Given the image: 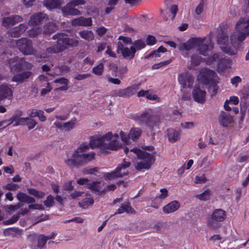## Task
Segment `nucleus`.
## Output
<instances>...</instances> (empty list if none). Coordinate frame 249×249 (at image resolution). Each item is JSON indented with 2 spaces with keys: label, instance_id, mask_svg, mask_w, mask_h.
I'll return each mask as SVG.
<instances>
[{
  "label": "nucleus",
  "instance_id": "f257e3e1",
  "mask_svg": "<svg viewBox=\"0 0 249 249\" xmlns=\"http://www.w3.org/2000/svg\"><path fill=\"white\" fill-rule=\"evenodd\" d=\"M142 149H140L136 147L130 149V151L135 154L138 158V160L134 165L137 171L150 169L156 160L155 154H151L147 152V151H153L155 149L154 146H144L142 147Z\"/></svg>",
  "mask_w": 249,
  "mask_h": 249
},
{
  "label": "nucleus",
  "instance_id": "f03ea898",
  "mask_svg": "<svg viewBox=\"0 0 249 249\" xmlns=\"http://www.w3.org/2000/svg\"><path fill=\"white\" fill-rule=\"evenodd\" d=\"M89 148L88 145L82 144L72 153L71 157L64 160L65 164L70 167H80L84 166L94 158L95 153H84Z\"/></svg>",
  "mask_w": 249,
  "mask_h": 249
},
{
  "label": "nucleus",
  "instance_id": "7ed1b4c3",
  "mask_svg": "<svg viewBox=\"0 0 249 249\" xmlns=\"http://www.w3.org/2000/svg\"><path fill=\"white\" fill-rule=\"evenodd\" d=\"M92 148L95 146L100 147L105 153L107 150H116L119 147V143L115 139H112V133L109 132L101 138L93 141L90 143Z\"/></svg>",
  "mask_w": 249,
  "mask_h": 249
},
{
  "label": "nucleus",
  "instance_id": "20e7f679",
  "mask_svg": "<svg viewBox=\"0 0 249 249\" xmlns=\"http://www.w3.org/2000/svg\"><path fill=\"white\" fill-rule=\"evenodd\" d=\"M138 119L140 122L145 124L151 131H153L155 127L158 126L160 120L159 115L146 111H143L138 116Z\"/></svg>",
  "mask_w": 249,
  "mask_h": 249
},
{
  "label": "nucleus",
  "instance_id": "39448f33",
  "mask_svg": "<svg viewBox=\"0 0 249 249\" xmlns=\"http://www.w3.org/2000/svg\"><path fill=\"white\" fill-rule=\"evenodd\" d=\"M226 217V212L224 210L221 209H215L212 213L211 218L208 220V225L213 229H216L220 227L217 222L224 221Z\"/></svg>",
  "mask_w": 249,
  "mask_h": 249
},
{
  "label": "nucleus",
  "instance_id": "423d86ee",
  "mask_svg": "<svg viewBox=\"0 0 249 249\" xmlns=\"http://www.w3.org/2000/svg\"><path fill=\"white\" fill-rule=\"evenodd\" d=\"M18 50L24 55H36V50L33 47L31 40L26 38H22L16 41Z\"/></svg>",
  "mask_w": 249,
  "mask_h": 249
},
{
  "label": "nucleus",
  "instance_id": "0eeeda50",
  "mask_svg": "<svg viewBox=\"0 0 249 249\" xmlns=\"http://www.w3.org/2000/svg\"><path fill=\"white\" fill-rule=\"evenodd\" d=\"M131 165L130 162H126L124 160L123 163L119 165L116 169L110 173H107L104 175V178L106 180H111L116 178H122L128 174V172H124L122 173V170H124L129 167Z\"/></svg>",
  "mask_w": 249,
  "mask_h": 249
},
{
  "label": "nucleus",
  "instance_id": "6e6552de",
  "mask_svg": "<svg viewBox=\"0 0 249 249\" xmlns=\"http://www.w3.org/2000/svg\"><path fill=\"white\" fill-rule=\"evenodd\" d=\"M228 42V35L224 31L221 30L217 36V43L218 44L222 45L221 46V50L230 55L235 54L234 50L227 45Z\"/></svg>",
  "mask_w": 249,
  "mask_h": 249
},
{
  "label": "nucleus",
  "instance_id": "1a4fd4ad",
  "mask_svg": "<svg viewBox=\"0 0 249 249\" xmlns=\"http://www.w3.org/2000/svg\"><path fill=\"white\" fill-rule=\"evenodd\" d=\"M139 89V85H133L124 89L114 91L113 95L123 98H129L134 95Z\"/></svg>",
  "mask_w": 249,
  "mask_h": 249
},
{
  "label": "nucleus",
  "instance_id": "9d476101",
  "mask_svg": "<svg viewBox=\"0 0 249 249\" xmlns=\"http://www.w3.org/2000/svg\"><path fill=\"white\" fill-rule=\"evenodd\" d=\"M248 36L241 32H239L236 30L231 33L230 36L231 44L232 46V49L235 50L241 46L243 41Z\"/></svg>",
  "mask_w": 249,
  "mask_h": 249
},
{
  "label": "nucleus",
  "instance_id": "9b49d317",
  "mask_svg": "<svg viewBox=\"0 0 249 249\" xmlns=\"http://www.w3.org/2000/svg\"><path fill=\"white\" fill-rule=\"evenodd\" d=\"M18 58L9 59L8 61V64L10 67V71L15 73L20 71L22 66L26 67L28 68H32V64L27 62H19Z\"/></svg>",
  "mask_w": 249,
  "mask_h": 249
},
{
  "label": "nucleus",
  "instance_id": "f8f14e48",
  "mask_svg": "<svg viewBox=\"0 0 249 249\" xmlns=\"http://www.w3.org/2000/svg\"><path fill=\"white\" fill-rule=\"evenodd\" d=\"M200 73L207 84H211L213 82L214 84L218 83L219 79L214 71L203 68L200 70Z\"/></svg>",
  "mask_w": 249,
  "mask_h": 249
},
{
  "label": "nucleus",
  "instance_id": "ddd939ff",
  "mask_svg": "<svg viewBox=\"0 0 249 249\" xmlns=\"http://www.w3.org/2000/svg\"><path fill=\"white\" fill-rule=\"evenodd\" d=\"M235 29L248 36L249 35V18H240L235 24Z\"/></svg>",
  "mask_w": 249,
  "mask_h": 249
},
{
  "label": "nucleus",
  "instance_id": "4468645a",
  "mask_svg": "<svg viewBox=\"0 0 249 249\" xmlns=\"http://www.w3.org/2000/svg\"><path fill=\"white\" fill-rule=\"evenodd\" d=\"M205 39V38H193L186 42L179 44L178 48L179 50H190L197 45H200V43L204 42Z\"/></svg>",
  "mask_w": 249,
  "mask_h": 249
},
{
  "label": "nucleus",
  "instance_id": "2eb2a0df",
  "mask_svg": "<svg viewBox=\"0 0 249 249\" xmlns=\"http://www.w3.org/2000/svg\"><path fill=\"white\" fill-rule=\"evenodd\" d=\"M206 92L199 87L196 86L192 91V96L195 101L201 104L205 102Z\"/></svg>",
  "mask_w": 249,
  "mask_h": 249
},
{
  "label": "nucleus",
  "instance_id": "dca6fc26",
  "mask_svg": "<svg viewBox=\"0 0 249 249\" xmlns=\"http://www.w3.org/2000/svg\"><path fill=\"white\" fill-rule=\"evenodd\" d=\"M53 39H57L56 45L60 52L68 47L67 36L63 33H58L53 36Z\"/></svg>",
  "mask_w": 249,
  "mask_h": 249
},
{
  "label": "nucleus",
  "instance_id": "f3484780",
  "mask_svg": "<svg viewBox=\"0 0 249 249\" xmlns=\"http://www.w3.org/2000/svg\"><path fill=\"white\" fill-rule=\"evenodd\" d=\"M71 23L72 25L74 26L89 27L92 26V20L91 18L81 16L73 19Z\"/></svg>",
  "mask_w": 249,
  "mask_h": 249
},
{
  "label": "nucleus",
  "instance_id": "a211bd4d",
  "mask_svg": "<svg viewBox=\"0 0 249 249\" xmlns=\"http://www.w3.org/2000/svg\"><path fill=\"white\" fill-rule=\"evenodd\" d=\"M178 82L181 86L183 88L190 87L193 84L194 78L188 73H183L180 74L178 78Z\"/></svg>",
  "mask_w": 249,
  "mask_h": 249
},
{
  "label": "nucleus",
  "instance_id": "6ab92c4d",
  "mask_svg": "<svg viewBox=\"0 0 249 249\" xmlns=\"http://www.w3.org/2000/svg\"><path fill=\"white\" fill-rule=\"evenodd\" d=\"M22 18L18 15H12L10 17H5L2 19V25L4 27H9L21 22Z\"/></svg>",
  "mask_w": 249,
  "mask_h": 249
},
{
  "label": "nucleus",
  "instance_id": "aec40b11",
  "mask_svg": "<svg viewBox=\"0 0 249 249\" xmlns=\"http://www.w3.org/2000/svg\"><path fill=\"white\" fill-rule=\"evenodd\" d=\"M219 124L223 127H228L233 122L232 116L228 112L222 111L218 117Z\"/></svg>",
  "mask_w": 249,
  "mask_h": 249
},
{
  "label": "nucleus",
  "instance_id": "412c9836",
  "mask_svg": "<svg viewBox=\"0 0 249 249\" xmlns=\"http://www.w3.org/2000/svg\"><path fill=\"white\" fill-rule=\"evenodd\" d=\"M27 29L25 24H20L19 26L12 28L8 31V36L12 37H18Z\"/></svg>",
  "mask_w": 249,
  "mask_h": 249
},
{
  "label": "nucleus",
  "instance_id": "4be33fe9",
  "mask_svg": "<svg viewBox=\"0 0 249 249\" xmlns=\"http://www.w3.org/2000/svg\"><path fill=\"white\" fill-rule=\"evenodd\" d=\"M32 74L30 71H24L15 74L12 78V81L18 83H22L29 78Z\"/></svg>",
  "mask_w": 249,
  "mask_h": 249
},
{
  "label": "nucleus",
  "instance_id": "5701e85b",
  "mask_svg": "<svg viewBox=\"0 0 249 249\" xmlns=\"http://www.w3.org/2000/svg\"><path fill=\"white\" fill-rule=\"evenodd\" d=\"M249 93L246 89H243L241 91V96L240 99L241 112L244 114L247 110V108L249 106L248 102Z\"/></svg>",
  "mask_w": 249,
  "mask_h": 249
},
{
  "label": "nucleus",
  "instance_id": "b1692460",
  "mask_svg": "<svg viewBox=\"0 0 249 249\" xmlns=\"http://www.w3.org/2000/svg\"><path fill=\"white\" fill-rule=\"evenodd\" d=\"M46 16V14L42 13L35 14L31 17L29 24L31 26H36L40 24Z\"/></svg>",
  "mask_w": 249,
  "mask_h": 249
},
{
  "label": "nucleus",
  "instance_id": "393cba45",
  "mask_svg": "<svg viewBox=\"0 0 249 249\" xmlns=\"http://www.w3.org/2000/svg\"><path fill=\"white\" fill-rule=\"evenodd\" d=\"M12 94L13 92L10 85H0V101L4 98L12 96Z\"/></svg>",
  "mask_w": 249,
  "mask_h": 249
},
{
  "label": "nucleus",
  "instance_id": "a878e982",
  "mask_svg": "<svg viewBox=\"0 0 249 249\" xmlns=\"http://www.w3.org/2000/svg\"><path fill=\"white\" fill-rule=\"evenodd\" d=\"M62 12L65 15L76 16L80 15V12L74 8L70 2L62 8Z\"/></svg>",
  "mask_w": 249,
  "mask_h": 249
},
{
  "label": "nucleus",
  "instance_id": "bb28decb",
  "mask_svg": "<svg viewBox=\"0 0 249 249\" xmlns=\"http://www.w3.org/2000/svg\"><path fill=\"white\" fill-rule=\"evenodd\" d=\"M63 0H44L43 5L49 9L59 7L63 3Z\"/></svg>",
  "mask_w": 249,
  "mask_h": 249
},
{
  "label": "nucleus",
  "instance_id": "cd10ccee",
  "mask_svg": "<svg viewBox=\"0 0 249 249\" xmlns=\"http://www.w3.org/2000/svg\"><path fill=\"white\" fill-rule=\"evenodd\" d=\"M179 207L180 204L178 201H173L163 208V211L164 213H169L177 211Z\"/></svg>",
  "mask_w": 249,
  "mask_h": 249
},
{
  "label": "nucleus",
  "instance_id": "c85d7f7f",
  "mask_svg": "<svg viewBox=\"0 0 249 249\" xmlns=\"http://www.w3.org/2000/svg\"><path fill=\"white\" fill-rule=\"evenodd\" d=\"M167 135L168 140L171 142H175L180 139L179 132L173 128L167 129Z\"/></svg>",
  "mask_w": 249,
  "mask_h": 249
},
{
  "label": "nucleus",
  "instance_id": "c756f323",
  "mask_svg": "<svg viewBox=\"0 0 249 249\" xmlns=\"http://www.w3.org/2000/svg\"><path fill=\"white\" fill-rule=\"evenodd\" d=\"M17 197L19 201L25 202L28 204L33 203L36 201L34 198L22 192L18 193L17 195Z\"/></svg>",
  "mask_w": 249,
  "mask_h": 249
},
{
  "label": "nucleus",
  "instance_id": "7c9ffc66",
  "mask_svg": "<svg viewBox=\"0 0 249 249\" xmlns=\"http://www.w3.org/2000/svg\"><path fill=\"white\" fill-rule=\"evenodd\" d=\"M57 30L56 24L53 22H49L44 26L43 34L50 35Z\"/></svg>",
  "mask_w": 249,
  "mask_h": 249
},
{
  "label": "nucleus",
  "instance_id": "2f4dec72",
  "mask_svg": "<svg viewBox=\"0 0 249 249\" xmlns=\"http://www.w3.org/2000/svg\"><path fill=\"white\" fill-rule=\"evenodd\" d=\"M124 212L127 213H132L134 212V209L130 206V204L129 202L122 204L114 214H121Z\"/></svg>",
  "mask_w": 249,
  "mask_h": 249
},
{
  "label": "nucleus",
  "instance_id": "473e14b6",
  "mask_svg": "<svg viewBox=\"0 0 249 249\" xmlns=\"http://www.w3.org/2000/svg\"><path fill=\"white\" fill-rule=\"evenodd\" d=\"M142 133V130L141 129L137 127H133L130 129L128 134V137L129 139L133 141H136L140 138Z\"/></svg>",
  "mask_w": 249,
  "mask_h": 249
},
{
  "label": "nucleus",
  "instance_id": "72a5a7b5",
  "mask_svg": "<svg viewBox=\"0 0 249 249\" xmlns=\"http://www.w3.org/2000/svg\"><path fill=\"white\" fill-rule=\"evenodd\" d=\"M80 36L87 41H91L94 39V36L91 30H84L79 33Z\"/></svg>",
  "mask_w": 249,
  "mask_h": 249
},
{
  "label": "nucleus",
  "instance_id": "f704fd0d",
  "mask_svg": "<svg viewBox=\"0 0 249 249\" xmlns=\"http://www.w3.org/2000/svg\"><path fill=\"white\" fill-rule=\"evenodd\" d=\"M203 42L200 43V45H197L198 46V50L199 52V53L206 56L208 54V52L209 50H211L213 48V45L210 44L209 45H206L203 43Z\"/></svg>",
  "mask_w": 249,
  "mask_h": 249
},
{
  "label": "nucleus",
  "instance_id": "c9c22d12",
  "mask_svg": "<svg viewBox=\"0 0 249 249\" xmlns=\"http://www.w3.org/2000/svg\"><path fill=\"white\" fill-rule=\"evenodd\" d=\"M120 53H121L124 58L130 57L131 58H133L135 56V51L133 47H130V49L126 47Z\"/></svg>",
  "mask_w": 249,
  "mask_h": 249
},
{
  "label": "nucleus",
  "instance_id": "e433bc0d",
  "mask_svg": "<svg viewBox=\"0 0 249 249\" xmlns=\"http://www.w3.org/2000/svg\"><path fill=\"white\" fill-rule=\"evenodd\" d=\"M94 203V200L92 197H86L83 199L81 202H79V206L83 208H87L89 206L92 205Z\"/></svg>",
  "mask_w": 249,
  "mask_h": 249
},
{
  "label": "nucleus",
  "instance_id": "4c0bfd02",
  "mask_svg": "<svg viewBox=\"0 0 249 249\" xmlns=\"http://www.w3.org/2000/svg\"><path fill=\"white\" fill-rule=\"evenodd\" d=\"M133 46L131 47H133V48L134 49V50L135 51V53L137 51L140 50L143 48H144L145 47V42L142 40L139 39L135 41L132 43Z\"/></svg>",
  "mask_w": 249,
  "mask_h": 249
},
{
  "label": "nucleus",
  "instance_id": "58836bf2",
  "mask_svg": "<svg viewBox=\"0 0 249 249\" xmlns=\"http://www.w3.org/2000/svg\"><path fill=\"white\" fill-rule=\"evenodd\" d=\"M211 195V191L209 189H207L201 194L197 195L196 197L200 200L206 201L210 198Z\"/></svg>",
  "mask_w": 249,
  "mask_h": 249
},
{
  "label": "nucleus",
  "instance_id": "ea45409f",
  "mask_svg": "<svg viewBox=\"0 0 249 249\" xmlns=\"http://www.w3.org/2000/svg\"><path fill=\"white\" fill-rule=\"evenodd\" d=\"M27 191L29 194L38 198H42L44 197L45 195L44 192L37 191L33 188L28 189Z\"/></svg>",
  "mask_w": 249,
  "mask_h": 249
},
{
  "label": "nucleus",
  "instance_id": "a19ab883",
  "mask_svg": "<svg viewBox=\"0 0 249 249\" xmlns=\"http://www.w3.org/2000/svg\"><path fill=\"white\" fill-rule=\"evenodd\" d=\"M166 51V49L165 48L163 47L162 46H160L157 50L154 51L146 55L145 56V58L146 59H148L150 57H153L154 56H160V55L158 54V53H160V52L164 53V52H165Z\"/></svg>",
  "mask_w": 249,
  "mask_h": 249
},
{
  "label": "nucleus",
  "instance_id": "79ce46f5",
  "mask_svg": "<svg viewBox=\"0 0 249 249\" xmlns=\"http://www.w3.org/2000/svg\"><path fill=\"white\" fill-rule=\"evenodd\" d=\"M47 240H48L47 239L46 236L43 234L39 235L37 237V247L39 248H44Z\"/></svg>",
  "mask_w": 249,
  "mask_h": 249
},
{
  "label": "nucleus",
  "instance_id": "37998d69",
  "mask_svg": "<svg viewBox=\"0 0 249 249\" xmlns=\"http://www.w3.org/2000/svg\"><path fill=\"white\" fill-rule=\"evenodd\" d=\"M42 32V29L39 27H35L28 31V36L31 37H35Z\"/></svg>",
  "mask_w": 249,
  "mask_h": 249
},
{
  "label": "nucleus",
  "instance_id": "c03bdc74",
  "mask_svg": "<svg viewBox=\"0 0 249 249\" xmlns=\"http://www.w3.org/2000/svg\"><path fill=\"white\" fill-rule=\"evenodd\" d=\"M202 60L201 56L197 54H194L191 56V64L195 66H198Z\"/></svg>",
  "mask_w": 249,
  "mask_h": 249
},
{
  "label": "nucleus",
  "instance_id": "a18cd8bd",
  "mask_svg": "<svg viewBox=\"0 0 249 249\" xmlns=\"http://www.w3.org/2000/svg\"><path fill=\"white\" fill-rule=\"evenodd\" d=\"M75 119L71 120L70 121L63 124V129L66 131H69L73 128L75 126Z\"/></svg>",
  "mask_w": 249,
  "mask_h": 249
},
{
  "label": "nucleus",
  "instance_id": "49530a36",
  "mask_svg": "<svg viewBox=\"0 0 249 249\" xmlns=\"http://www.w3.org/2000/svg\"><path fill=\"white\" fill-rule=\"evenodd\" d=\"M100 182L99 181H93L91 183H89L87 184L88 188L91 190L95 192L99 191V186Z\"/></svg>",
  "mask_w": 249,
  "mask_h": 249
},
{
  "label": "nucleus",
  "instance_id": "de8ad7c7",
  "mask_svg": "<svg viewBox=\"0 0 249 249\" xmlns=\"http://www.w3.org/2000/svg\"><path fill=\"white\" fill-rule=\"evenodd\" d=\"M104 65L102 63H100L99 65L94 67L92 69V71L94 74L97 75H101L103 71Z\"/></svg>",
  "mask_w": 249,
  "mask_h": 249
},
{
  "label": "nucleus",
  "instance_id": "09e8293b",
  "mask_svg": "<svg viewBox=\"0 0 249 249\" xmlns=\"http://www.w3.org/2000/svg\"><path fill=\"white\" fill-rule=\"evenodd\" d=\"M213 160L208 158V157L204 158L201 163V166L203 168H208L212 163Z\"/></svg>",
  "mask_w": 249,
  "mask_h": 249
},
{
  "label": "nucleus",
  "instance_id": "8fccbe9b",
  "mask_svg": "<svg viewBox=\"0 0 249 249\" xmlns=\"http://www.w3.org/2000/svg\"><path fill=\"white\" fill-rule=\"evenodd\" d=\"M37 122L34 119L28 117L26 125L29 130L33 129L37 124Z\"/></svg>",
  "mask_w": 249,
  "mask_h": 249
},
{
  "label": "nucleus",
  "instance_id": "3c124183",
  "mask_svg": "<svg viewBox=\"0 0 249 249\" xmlns=\"http://www.w3.org/2000/svg\"><path fill=\"white\" fill-rule=\"evenodd\" d=\"M54 203V197L52 195H49L47 196L46 200L44 201V205L47 207H51L53 206Z\"/></svg>",
  "mask_w": 249,
  "mask_h": 249
},
{
  "label": "nucleus",
  "instance_id": "603ef678",
  "mask_svg": "<svg viewBox=\"0 0 249 249\" xmlns=\"http://www.w3.org/2000/svg\"><path fill=\"white\" fill-rule=\"evenodd\" d=\"M46 52L47 53H57L60 52L58 46L56 44L52 46L48 47L46 49Z\"/></svg>",
  "mask_w": 249,
  "mask_h": 249
},
{
  "label": "nucleus",
  "instance_id": "864d4df0",
  "mask_svg": "<svg viewBox=\"0 0 249 249\" xmlns=\"http://www.w3.org/2000/svg\"><path fill=\"white\" fill-rule=\"evenodd\" d=\"M220 65L222 66L223 69H228L231 67V61L229 59L224 58L221 61Z\"/></svg>",
  "mask_w": 249,
  "mask_h": 249
},
{
  "label": "nucleus",
  "instance_id": "5fc2aeb1",
  "mask_svg": "<svg viewBox=\"0 0 249 249\" xmlns=\"http://www.w3.org/2000/svg\"><path fill=\"white\" fill-rule=\"evenodd\" d=\"M3 188L10 191H16L19 188V186L18 184L11 183L3 186Z\"/></svg>",
  "mask_w": 249,
  "mask_h": 249
},
{
  "label": "nucleus",
  "instance_id": "6e6d98bb",
  "mask_svg": "<svg viewBox=\"0 0 249 249\" xmlns=\"http://www.w3.org/2000/svg\"><path fill=\"white\" fill-rule=\"evenodd\" d=\"M219 55L217 53L213 54L211 57L207 58V60H204L206 64L208 65L211 64L213 62L216 61L218 59Z\"/></svg>",
  "mask_w": 249,
  "mask_h": 249
},
{
  "label": "nucleus",
  "instance_id": "4d7b16f0",
  "mask_svg": "<svg viewBox=\"0 0 249 249\" xmlns=\"http://www.w3.org/2000/svg\"><path fill=\"white\" fill-rule=\"evenodd\" d=\"M171 60H168L165 61L161 62L155 64L152 67V69H159L160 68H161L162 66H166L169 64L171 62Z\"/></svg>",
  "mask_w": 249,
  "mask_h": 249
},
{
  "label": "nucleus",
  "instance_id": "13d9d810",
  "mask_svg": "<svg viewBox=\"0 0 249 249\" xmlns=\"http://www.w3.org/2000/svg\"><path fill=\"white\" fill-rule=\"evenodd\" d=\"M67 44L68 47H76L79 44V41L78 40L73 39L72 38H70L67 36Z\"/></svg>",
  "mask_w": 249,
  "mask_h": 249
},
{
  "label": "nucleus",
  "instance_id": "bf43d9fd",
  "mask_svg": "<svg viewBox=\"0 0 249 249\" xmlns=\"http://www.w3.org/2000/svg\"><path fill=\"white\" fill-rule=\"evenodd\" d=\"M98 171V168L97 167H94V168H85L83 169L82 172L84 174H93L95 172H97Z\"/></svg>",
  "mask_w": 249,
  "mask_h": 249
},
{
  "label": "nucleus",
  "instance_id": "052dcab7",
  "mask_svg": "<svg viewBox=\"0 0 249 249\" xmlns=\"http://www.w3.org/2000/svg\"><path fill=\"white\" fill-rule=\"evenodd\" d=\"M146 41L148 45H153L156 43L157 39L155 36L149 35L146 38Z\"/></svg>",
  "mask_w": 249,
  "mask_h": 249
},
{
  "label": "nucleus",
  "instance_id": "680f3d73",
  "mask_svg": "<svg viewBox=\"0 0 249 249\" xmlns=\"http://www.w3.org/2000/svg\"><path fill=\"white\" fill-rule=\"evenodd\" d=\"M165 226V223L162 222H159L156 223L153 229L156 231H160Z\"/></svg>",
  "mask_w": 249,
  "mask_h": 249
},
{
  "label": "nucleus",
  "instance_id": "e2e57ef3",
  "mask_svg": "<svg viewBox=\"0 0 249 249\" xmlns=\"http://www.w3.org/2000/svg\"><path fill=\"white\" fill-rule=\"evenodd\" d=\"M207 181V179L204 175H202L201 177L196 176L195 178V182L196 183H204Z\"/></svg>",
  "mask_w": 249,
  "mask_h": 249
},
{
  "label": "nucleus",
  "instance_id": "0e129e2a",
  "mask_svg": "<svg viewBox=\"0 0 249 249\" xmlns=\"http://www.w3.org/2000/svg\"><path fill=\"white\" fill-rule=\"evenodd\" d=\"M28 117H21L18 120V122H16L13 125L14 126H18L19 125H25L27 121Z\"/></svg>",
  "mask_w": 249,
  "mask_h": 249
},
{
  "label": "nucleus",
  "instance_id": "69168bd1",
  "mask_svg": "<svg viewBox=\"0 0 249 249\" xmlns=\"http://www.w3.org/2000/svg\"><path fill=\"white\" fill-rule=\"evenodd\" d=\"M20 213H17L13 215L12 217L7 221L8 224H13L16 222L18 218L20 217Z\"/></svg>",
  "mask_w": 249,
  "mask_h": 249
},
{
  "label": "nucleus",
  "instance_id": "338daca9",
  "mask_svg": "<svg viewBox=\"0 0 249 249\" xmlns=\"http://www.w3.org/2000/svg\"><path fill=\"white\" fill-rule=\"evenodd\" d=\"M52 88L49 83H47V86L46 88L42 89L40 94L42 96L45 95L52 90Z\"/></svg>",
  "mask_w": 249,
  "mask_h": 249
},
{
  "label": "nucleus",
  "instance_id": "774afa93",
  "mask_svg": "<svg viewBox=\"0 0 249 249\" xmlns=\"http://www.w3.org/2000/svg\"><path fill=\"white\" fill-rule=\"evenodd\" d=\"M160 192L161 194L158 196L159 198L163 199L168 196V190L166 188L161 189Z\"/></svg>",
  "mask_w": 249,
  "mask_h": 249
}]
</instances>
